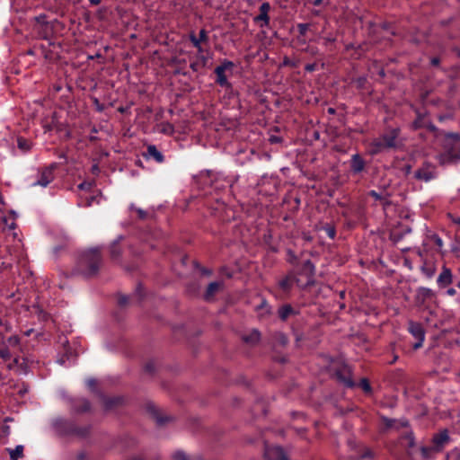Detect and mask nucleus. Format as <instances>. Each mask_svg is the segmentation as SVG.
<instances>
[{
	"mask_svg": "<svg viewBox=\"0 0 460 460\" xmlns=\"http://www.w3.org/2000/svg\"><path fill=\"white\" fill-rule=\"evenodd\" d=\"M314 66H314V64L306 65V66H305V70H306V71H309V72H312V71H314Z\"/></svg>",
	"mask_w": 460,
	"mask_h": 460,
	"instance_id": "obj_61",
	"label": "nucleus"
},
{
	"mask_svg": "<svg viewBox=\"0 0 460 460\" xmlns=\"http://www.w3.org/2000/svg\"><path fill=\"white\" fill-rule=\"evenodd\" d=\"M189 39L194 47H199L201 42L199 41V38L196 37L194 32L190 33Z\"/></svg>",
	"mask_w": 460,
	"mask_h": 460,
	"instance_id": "obj_39",
	"label": "nucleus"
},
{
	"mask_svg": "<svg viewBox=\"0 0 460 460\" xmlns=\"http://www.w3.org/2000/svg\"><path fill=\"white\" fill-rule=\"evenodd\" d=\"M296 279H297V277L296 276L295 271L288 272L285 277L278 281L279 290L286 295L289 294L294 283H296Z\"/></svg>",
	"mask_w": 460,
	"mask_h": 460,
	"instance_id": "obj_11",
	"label": "nucleus"
},
{
	"mask_svg": "<svg viewBox=\"0 0 460 460\" xmlns=\"http://www.w3.org/2000/svg\"><path fill=\"white\" fill-rule=\"evenodd\" d=\"M18 368L23 374H27L28 373V371H29V365H28V361H27L26 358H22V359L20 358V364H18Z\"/></svg>",
	"mask_w": 460,
	"mask_h": 460,
	"instance_id": "obj_33",
	"label": "nucleus"
},
{
	"mask_svg": "<svg viewBox=\"0 0 460 460\" xmlns=\"http://www.w3.org/2000/svg\"><path fill=\"white\" fill-rule=\"evenodd\" d=\"M110 253H111V258L113 261H119L121 253H122V250H121L119 243L115 242L111 245Z\"/></svg>",
	"mask_w": 460,
	"mask_h": 460,
	"instance_id": "obj_25",
	"label": "nucleus"
},
{
	"mask_svg": "<svg viewBox=\"0 0 460 460\" xmlns=\"http://www.w3.org/2000/svg\"><path fill=\"white\" fill-rule=\"evenodd\" d=\"M325 231L330 238L334 239V237L336 235V231L333 226H326Z\"/></svg>",
	"mask_w": 460,
	"mask_h": 460,
	"instance_id": "obj_41",
	"label": "nucleus"
},
{
	"mask_svg": "<svg viewBox=\"0 0 460 460\" xmlns=\"http://www.w3.org/2000/svg\"><path fill=\"white\" fill-rule=\"evenodd\" d=\"M366 162L359 154H355L350 159V170L352 173L358 174L364 171Z\"/></svg>",
	"mask_w": 460,
	"mask_h": 460,
	"instance_id": "obj_18",
	"label": "nucleus"
},
{
	"mask_svg": "<svg viewBox=\"0 0 460 460\" xmlns=\"http://www.w3.org/2000/svg\"><path fill=\"white\" fill-rule=\"evenodd\" d=\"M46 18H47V16L45 14H40V15L37 16L35 19L38 22L45 23Z\"/></svg>",
	"mask_w": 460,
	"mask_h": 460,
	"instance_id": "obj_52",
	"label": "nucleus"
},
{
	"mask_svg": "<svg viewBox=\"0 0 460 460\" xmlns=\"http://www.w3.org/2000/svg\"><path fill=\"white\" fill-rule=\"evenodd\" d=\"M155 369V366L153 363H147L146 366H145V370L148 373H153Z\"/></svg>",
	"mask_w": 460,
	"mask_h": 460,
	"instance_id": "obj_49",
	"label": "nucleus"
},
{
	"mask_svg": "<svg viewBox=\"0 0 460 460\" xmlns=\"http://www.w3.org/2000/svg\"><path fill=\"white\" fill-rule=\"evenodd\" d=\"M139 218L144 219L146 217V212L142 209H137Z\"/></svg>",
	"mask_w": 460,
	"mask_h": 460,
	"instance_id": "obj_55",
	"label": "nucleus"
},
{
	"mask_svg": "<svg viewBox=\"0 0 460 460\" xmlns=\"http://www.w3.org/2000/svg\"><path fill=\"white\" fill-rule=\"evenodd\" d=\"M270 10V4L268 2H264L260 6V13L256 17H254V22H262L261 27H268L270 24V16L269 12Z\"/></svg>",
	"mask_w": 460,
	"mask_h": 460,
	"instance_id": "obj_14",
	"label": "nucleus"
},
{
	"mask_svg": "<svg viewBox=\"0 0 460 460\" xmlns=\"http://www.w3.org/2000/svg\"><path fill=\"white\" fill-rule=\"evenodd\" d=\"M89 432V429L87 428H84V429L82 430H78L76 431L77 434H79L80 436H86Z\"/></svg>",
	"mask_w": 460,
	"mask_h": 460,
	"instance_id": "obj_56",
	"label": "nucleus"
},
{
	"mask_svg": "<svg viewBox=\"0 0 460 460\" xmlns=\"http://www.w3.org/2000/svg\"><path fill=\"white\" fill-rule=\"evenodd\" d=\"M88 410H90V402L88 401L84 400L82 411H86Z\"/></svg>",
	"mask_w": 460,
	"mask_h": 460,
	"instance_id": "obj_53",
	"label": "nucleus"
},
{
	"mask_svg": "<svg viewBox=\"0 0 460 460\" xmlns=\"http://www.w3.org/2000/svg\"><path fill=\"white\" fill-rule=\"evenodd\" d=\"M7 450L12 460H19L23 456V446L22 445L16 446L13 449L8 448Z\"/></svg>",
	"mask_w": 460,
	"mask_h": 460,
	"instance_id": "obj_27",
	"label": "nucleus"
},
{
	"mask_svg": "<svg viewBox=\"0 0 460 460\" xmlns=\"http://www.w3.org/2000/svg\"><path fill=\"white\" fill-rule=\"evenodd\" d=\"M453 277L450 269L443 267L438 277L437 282L440 288H446L452 283Z\"/></svg>",
	"mask_w": 460,
	"mask_h": 460,
	"instance_id": "obj_20",
	"label": "nucleus"
},
{
	"mask_svg": "<svg viewBox=\"0 0 460 460\" xmlns=\"http://www.w3.org/2000/svg\"><path fill=\"white\" fill-rule=\"evenodd\" d=\"M6 341L8 343L7 345L15 347V346L20 345L21 338L18 335H12V336L8 337Z\"/></svg>",
	"mask_w": 460,
	"mask_h": 460,
	"instance_id": "obj_35",
	"label": "nucleus"
},
{
	"mask_svg": "<svg viewBox=\"0 0 460 460\" xmlns=\"http://www.w3.org/2000/svg\"><path fill=\"white\" fill-rule=\"evenodd\" d=\"M146 411L150 413V415L155 420V421L159 425H163L172 420L170 417H163L159 410L153 403L146 404Z\"/></svg>",
	"mask_w": 460,
	"mask_h": 460,
	"instance_id": "obj_19",
	"label": "nucleus"
},
{
	"mask_svg": "<svg viewBox=\"0 0 460 460\" xmlns=\"http://www.w3.org/2000/svg\"><path fill=\"white\" fill-rule=\"evenodd\" d=\"M18 364H20V357H14L13 361L8 363L6 366L8 370H13L16 367H18Z\"/></svg>",
	"mask_w": 460,
	"mask_h": 460,
	"instance_id": "obj_37",
	"label": "nucleus"
},
{
	"mask_svg": "<svg viewBox=\"0 0 460 460\" xmlns=\"http://www.w3.org/2000/svg\"><path fill=\"white\" fill-rule=\"evenodd\" d=\"M408 331L417 341L413 344L412 348L414 349H418L420 347H422L423 341L425 340V331L421 323L413 321H409Z\"/></svg>",
	"mask_w": 460,
	"mask_h": 460,
	"instance_id": "obj_7",
	"label": "nucleus"
},
{
	"mask_svg": "<svg viewBox=\"0 0 460 460\" xmlns=\"http://www.w3.org/2000/svg\"><path fill=\"white\" fill-rule=\"evenodd\" d=\"M368 196L373 198L376 201H379L384 209H386L392 205L391 195L386 190L377 192L376 190H370Z\"/></svg>",
	"mask_w": 460,
	"mask_h": 460,
	"instance_id": "obj_13",
	"label": "nucleus"
},
{
	"mask_svg": "<svg viewBox=\"0 0 460 460\" xmlns=\"http://www.w3.org/2000/svg\"><path fill=\"white\" fill-rule=\"evenodd\" d=\"M57 164L53 163L49 166L43 168L40 173L39 179L32 185L47 187L50 182L53 181L55 178L54 171L57 169Z\"/></svg>",
	"mask_w": 460,
	"mask_h": 460,
	"instance_id": "obj_8",
	"label": "nucleus"
},
{
	"mask_svg": "<svg viewBox=\"0 0 460 460\" xmlns=\"http://www.w3.org/2000/svg\"><path fill=\"white\" fill-rule=\"evenodd\" d=\"M87 384H88V385H89L91 388H93V387H95V385H96V381H95L94 379H91V380H89V381H88V383H87Z\"/></svg>",
	"mask_w": 460,
	"mask_h": 460,
	"instance_id": "obj_62",
	"label": "nucleus"
},
{
	"mask_svg": "<svg viewBox=\"0 0 460 460\" xmlns=\"http://www.w3.org/2000/svg\"><path fill=\"white\" fill-rule=\"evenodd\" d=\"M358 385L366 394H370L372 392V387L367 378H362Z\"/></svg>",
	"mask_w": 460,
	"mask_h": 460,
	"instance_id": "obj_31",
	"label": "nucleus"
},
{
	"mask_svg": "<svg viewBox=\"0 0 460 460\" xmlns=\"http://www.w3.org/2000/svg\"><path fill=\"white\" fill-rule=\"evenodd\" d=\"M102 263L99 248H91L81 252L76 258L74 273L90 279L95 277Z\"/></svg>",
	"mask_w": 460,
	"mask_h": 460,
	"instance_id": "obj_1",
	"label": "nucleus"
},
{
	"mask_svg": "<svg viewBox=\"0 0 460 460\" xmlns=\"http://www.w3.org/2000/svg\"><path fill=\"white\" fill-rule=\"evenodd\" d=\"M335 40H336V38L332 35H329V36L323 38L324 45H328L329 43H333V42H335Z\"/></svg>",
	"mask_w": 460,
	"mask_h": 460,
	"instance_id": "obj_46",
	"label": "nucleus"
},
{
	"mask_svg": "<svg viewBox=\"0 0 460 460\" xmlns=\"http://www.w3.org/2000/svg\"><path fill=\"white\" fill-rule=\"evenodd\" d=\"M450 441L447 429H443L432 437V443L437 451L441 452L446 444Z\"/></svg>",
	"mask_w": 460,
	"mask_h": 460,
	"instance_id": "obj_12",
	"label": "nucleus"
},
{
	"mask_svg": "<svg viewBox=\"0 0 460 460\" xmlns=\"http://www.w3.org/2000/svg\"><path fill=\"white\" fill-rule=\"evenodd\" d=\"M120 402H121V399L119 397H112V398L104 397L103 398V407L105 408V410H111L114 406L119 404Z\"/></svg>",
	"mask_w": 460,
	"mask_h": 460,
	"instance_id": "obj_29",
	"label": "nucleus"
},
{
	"mask_svg": "<svg viewBox=\"0 0 460 460\" xmlns=\"http://www.w3.org/2000/svg\"><path fill=\"white\" fill-rule=\"evenodd\" d=\"M172 457L173 460H202V457L200 456H197L194 458L190 459L189 456L182 450H178L174 452Z\"/></svg>",
	"mask_w": 460,
	"mask_h": 460,
	"instance_id": "obj_30",
	"label": "nucleus"
},
{
	"mask_svg": "<svg viewBox=\"0 0 460 460\" xmlns=\"http://www.w3.org/2000/svg\"><path fill=\"white\" fill-rule=\"evenodd\" d=\"M128 297L127 296L120 295L118 299V303L120 306H124L128 304Z\"/></svg>",
	"mask_w": 460,
	"mask_h": 460,
	"instance_id": "obj_44",
	"label": "nucleus"
},
{
	"mask_svg": "<svg viewBox=\"0 0 460 460\" xmlns=\"http://www.w3.org/2000/svg\"><path fill=\"white\" fill-rule=\"evenodd\" d=\"M436 453H439V452L437 451V449L434 447V446L420 447V454H421L422 458H424V459L432 458Z\"/></svg>",
	"mask_w": 460,
	"mask_h": 460,
	"instance_id": "obj_28",
	"label": "nucleus"
},
{
	"mask_svg": "<svg viewBox=\"0 0 460 460\" xmlns=\"http://www.w3.org/2000/svg\"><path fill=\"white\" fill-rule=\"evenodd\" d=\"M197 60L199 61L200 66L205 67L207 66V63H208L207 57H205L203 55H199Z\"/></svg>",
	"mask_w": 460,
	"mask_h": 460,
	"instance_id": "obj_45",
	"label": "nucleus"
},
{
	"mask_svg": "<svg viewBox=\"0 0 460 460\" xmlns=\"http://www.w3.org/2000/svg\"><path fill=\"white\" fill-rule=\"evenodd\" d=\"M296 314V312L288 304L282 305L278 310L279 317L282 321H286L290 315H293V314Z\"/></svg>",
	"mask_w": 460,
	"mask_h": 460,
	"instance_id": "obj_24",
	"label": "nucleus"
},
{
	"mask_svg": "<svg viewBox=\"0 0 460 460\" xmlns=\"http://www.w3.org/2000/svg\"><path fill=\"white\" fill-rule=\"evenodd\" d=\"M383 422L385 425L386 428H394V423L396 422L394 419H389L387 417H383Z\"/></svg>",
	"mask_w": 460,
	"mask_h": 460,
	"instance_id": "obj_40",
	"label": "nucleus"
},
{
	"mask_svg": "<svg viewBox=\"0 0 460 460\" xmlns=\"http://www.w3.org/2000/svg\"><path fill=\"white\" fill-rule=\"evenodd\" d=\"M447 217L450 218V220H451L453 223H455V224H456V225L460 226V217H456V216H454V215H452V214H450V213H448V214H447Z\"/></svg>",
	"mask_w": 460,
	"mask_h": 460,
	"instance_id": "obj_47",
	"label": "nucleus"
},
{
	"mask_svg": "<svg viewBox=\"0 0 460 460\" xmlns=\"http://www.w3.org/2000/svg\"><path fill=\"white\" fill-rule=\"evenodd\" d=\"M403 171H404L405 174L408 175L411 171V164L404 165Z\"/></svg>",
	"mask_w": 460,
	"mask_h": 460,
	"instance_id": "obj_58",
	"label": "nucleus"
},
{
	"mask_svg": "<svg viewBox=\"0 0 460 460\" xmlns=\"http://www.w3.org/2000/svg\"><path fill=\"white\" fill-rule=\"evenodd\" d=\"M435 243L438 246V247H441L442 244H443V242L441 240L440 237H438V235L435 236Z\"/></svg>",
	"mask_w": 460,
	"mask_h": 460,
	"instance_id": "obj_59",
	"label": "nucleus"
},
{
	"mask_svg": "<svg viewBox=\"0 0 460 460\" xmlns=\"http://www.w3.org/2000/svg\"><path fill=\"white\" fill-rule=\"evenodd\" d=\"M8 268V265L4 262V261H0V273L4 270H6Z\"/></svg>",
	"mask_w": 460,
	"mask_h": 460,
	"instance_id": "obj_60",
	"label": "nucleus"
},
{
	"mask_svg": "<svg viewBox=\"0 0 460 460\" xmlns=\"http://www.w3.org/2000/svg\"><path fill=\"white\" fill-rule=\"evenodd\" d=\"M280 342L285 345L288 343V339L283 334L280 335Z\"/></svg>",
	"mask_w": 460,
	"mask_h": 460,
	"instance_id": "obj_63",
	"label": "nucleus"
},
{
	"mask_svg": "<svg viewBox=\"0 0 460 460\" xmlns=\"http://www.w3.org/2000/svg\"><path fill=\"white\" fill-rule=\"evenodd\" d=\"M269 140H270V142L271 144L280 143L281 142V137H277V136H270Z\"/></svg>",
	"mask_w": 460,
	"mask_h": 460,
	"instance_id": "obj_50",
	"label": "nucleus"
},
{
	"mask_svg": "<svg viewBox=\"0 0 460 460\" xmlns=\"http://www.w3.org/2000/svg\"><path fill=\"white\" fill-rule=\"evenodd\" d=\"M92 172H93V173H97V172H99V166H98L97 164H93V165L92 166Z\"/></svg>",
	"mask_w": 460,
	"mask_h": 460,
	"instance_id": "obj_64",
	"label": "nucleus"
},
{
	"mask_svg": "<svg viewBox=\"0 0 460 460\" xmlns=\"http://www.w3.org/2000/svg\"><path fill=\"white\" fill-rule=\"evenodd\" d=\"M303 239L306 242H312L313 237L307 233H303Z\"/></svg>",
	"mask_w": 460,
	"mask_h": 460,
	"instance_id": "obj_54",
	"label": "nucleus"
},
{
	"mask_svg": "<svg viewBox=\"0 0 460 460\" xmlns=\"http://www.w3.org/2000/svg\"><path fill=\"white\" fill-rule=\"evenodd\" d=\"M190 67L194 72H198L200 68H203V66H200L199 61L198 60L191 62Z\"/></svg>",
	"mask_w": 460,
	"mask_h": 460,
	"instance_id": "obj_43",
	"label": "nucleus"
},
{
	"mask_svg": "<svg viewBox=\"0 0 460 460\" xmlns=\"http://www.w3.org/2000/svg\"><path fill=\"white\" fill-rule=\"evenodd\" d=\"M18 146H19V148L23 149V150H29V148H30L27 141L23 138H18Z\"/></svg>",
	"mask_w": 460,
	"mask_h": 460,
	"instance_id": "obj_42",
	"label": "nucleus"
},
{
	"mask_svg": "<svg viewBox=\"0 0 460 460\" xmlns=\"http://www.w3.org/2000/svg\"><path fill=\"white\" fill-rule=\"evenodd\" d=\"M309 26H310L309 23H298L296 27H297V31L299 32V36L305 37L309 29Z\"/></svg>",
	"mask_w": 460,
	"mask_h": 460,
	"instance_id": "obj_34",
	"label": "nucleus"
},
{
	"mask_svg": "<svg viewBox=\"0 0 460 460\" xmlns=\"http://www.w3.org/2000/svg\"><path fill=\"white\" fill-rule=\"evenodd\" d=\"M297 279L296 284L298 288L305 289L315 284V266L310 260H305L295 272Z\"/></svg>",
	"mask_w": 460,
	"mask_h": 460,
	"instance_id": "obj_4",
	"label": "nucleus"
},
{
	"mask_svg": "<svg viewBox=\"0 0 460 460\" xmlns=\"http://www.w3.org/2000/svg\"><path fill=\"white\" fill-rule=\"evenodd\" d=\"M242 340L246 344L255 346L261 341V332L257 329H253L248 334L243 335Z\"/></svg>",
	"mask_w": 460,
	"mask_h": 460,
	"instance_id": "obj_22",
	"label": "nucleus"
},
{
	"mask_svg": "<svg viewBox=\"0 0 460 460\" xmlns=\"http://www.w3.org/2000/svg\"><path fill=\"white\" fill-rule=\"evenodd\" d=\"M92 184L90 182L84 181L78 185V189L80 190H90Z\"/></svg>",
	"mask_w": 460,
	"mask_h": 460,
	"instance_id": "obj_48",
	"label": "nucleus"
},
{
	"mask_svg": "<svg viewBox=\"0 0 460 460\" xmlns=\"http://www.w3.org/2000/svg\"><path fill=\"white\" fill-rule=\"evenodd\" d=\"M400 132L399 128L386 129L382 135L372 140L370 143V154L376 155L388 149L396 148Z\"/></svg>",
	"mask_w": 460,
	"mask_h": 460,
	"instance_id": "obj_3",
	"label": "nucleus"
},
{
	"mask_svg": "<svg viewBox=\"0 0 460 460\" xmlns=\"http://www.w3.org/2000/svg\"><path fill=\"white\" fill-rule=\"evenodd\" d=\"M334 375L344 386L352 388L356 385L352 378V369L349 365L342 364L337 367Z\"/></svg>",
	"mask_w": 460,
	"mask_h": 460,
	"instance_id": "obj_6",
	"label": "nucleus"
},
{
	"mask_svg": "<svg viewBox=\"0 0 460 460\" xmlns=\"http://www.w3.org/2000/svg\"><path fill=\"white\" fill-rule=\"evenodd\" d=\"M265 456L269 460H288V456L281 447H268L265 449Z\"/></svg>",
	"mask_w": 460,
	"mask_h": 460,
	"instance_id": "obj_15",
	"label": "nucleus"
},
{
	"mask_svg": "<svg viewBox=\"0 0 460 460\" xmlns=\"http://www.w3.org/2000/svg\"><path fill=\"white\" fill-rule=\"evenodd\" d=\"M412 127L414 129L426 128L430 132L434 133L435 137H439L438 128H437V127L434 124H432L430 121H429L426 119L425 115H421L419 113L416 119L412 122Z\"/></svg>",
	"mask_w": 460,
	"mask_h": 460,
	"instance_id": "obj_10",
	"label": "nucleus"
},
{
	"mask_svg": "<svg viewBox=\"0 0 460 460\" xmlns=\"http://www.w3.org/2000/svg\"><path fill=\"white\" fill-rule=\"evenodd\" d=\"M434 296L435 294L430 288L420 287L416 290L415 302L416 304L422 305L427 301L431 300Z\"/></svg>",
	"mask_w": 460,
	"mask_h": 460,
	"instance_id": "obj_16",
	"label": "nucleus"
},
{
	"mask_svg": "<svg viewBox=\"0 0 460 460\" xmlns=\"http://www.w3.org/2000/svg\"><path fill=\"white\" fill-rule=\"evenodd\" d=\"M143 155L147 159L152 158L157 163H163L164 161V155L155 145H149L146 148V152L144 153Z\"/></svg>",
	"mask_w": 460,
	"mask_h": 460,
	"instance_id": "obj_21",
	"label": "nucleus"
},
{
	"mask_svg": "<svg viewBox=\"0 0 460 460\" xmlns=\"http://www.w3.org/2000/svg\"><path fill=\"white\" fill-rule=\"evenodd\" d=\"M12 358V353L9 346L5 342H0V359L4 362L9 361Z\"/></svg>",
	"mask_w": 460,
	"mask_h": 460,
	"instance_id": "obj_26",
	"label": "nucleus"
},
{
	"mask_svg": "<svg viewBox=\"0 0 460 460\" xmlns=\"http://www.w3.org/2000/svg\"><path fill=\"white\" fill-rule=\"evenodd\" d=\"M234 66V62L225 59L221 65L217 66L215 68V74L217 75L216 83L221 87L230 88L231 84L227 80V76L226 75V70H231Z\"/></svg>",
	"mask_w": 460,
	"mask_h": 460,
	"instance_id": "obj_5",
	"label": "nucleus"
},
{
	"mask_svg": "<svg viewBox=\"0 0 460 460\" xmlns=\"http://www.w3.org/2000/svg\"><path fill=\"white\" fill-rule=\"evenodd\" d=\"M222 286V282L215 281L209 283L204 294V299L206 301H210L215 296V294L218 292Z\"/></svg>",
	"mask_w": 460,
	"mask_h": 460,
	"instance_id": "obj_23",
	"label": "nucleus"
},
{
	"mask_svg": "<svg viewBox=\"0 0 460 460\" xmlns=\"http://www.w3.org/2000/svg\"><path fill=\"white\" fill-rule=\"evenodd\" d=\"M439 58H432L431 60H430V63L432 66H438L439 65Z\"/></svg>",
	"mask_w": 460,
	"mask_h": 460,
	"instance_id": "obj_57",
	"label": "nucleus"
},
{
	"mask_svg": "<svg viewBox=\"0 0 460 460\" xmlns=\"http://www.w3.org/2000/svg\"><path fill=\"white\" fill-rule=\"evenodd\" d=\"M444 152L438 158L441 164L456 162L460 158V135L457 133H446L438 129Z\"/></svg>",
	"mask_w": 460,
	"mask_h": 460,
	"instance_id": "obj_2",
	"label": "nucleus"
},
{
	"mask_svg": "<svg viewBox=\"0 0 460 460\" xmlns=\"http://www.w3.org/2000/svg\"><path fill=\"white\" fill-rule=\"evenodd\" d=\"M199 40L202 42H207L208 40V31L205 29H201L199 33Z\"/></svg>",
	"mask_w": 460,
	"mask_h": 460,
	"instance_id": "obj_38",
	"label": "nucleus"
},
{
	"mask_svg": "<svg viewBox=\"0 0 460 460\" xmlns=\"http://www.w3.org/2000/svg\"><path fill=\"white\" fill-rule=\"evenodd\" d=\"M288 262L292 264V265H296V261H297V257L296 255L295 254V252L292 251V250H288V259H287Z\"/></svg>",
	"mask_w": 460,
	"mask_h": 460,
	"instance_id": "obj_36",
	"label": "nucleus"
},
{
	"mask_svg": "<svg viewBox=\"0 0 460 460\" xmlns=\"http://www.w3.org/2000/svg\"><path fill=\"white\" fill-rule=\"evenodd\" d=\"M403 439H405L407 441V447L411 448L415 446V438H414V434L412 431H409L407 432L404 436H403Z\"/></svg>",
	"mask_w": 460,
	"mask_h": 460,
	"instance_id": "obj_32",
	"label": "nucleus"
},
{
	"mask_svg": "<svg viewBox=\"0 0 460 460\" xmlns=\"http://www.w3.org/2000/svg\"><path fill=\"white\" fill-rule=\"evenodd\" d=\"M372 457V452L369 449H366L365 452L360 456L361 459Z\"/></svg>",
	"mask_w": 460,
	"mask_h": 460,
	"instance_id": "obj_51",
	"label": "nucleus"
},
{
	"mask_svg": "<svg viewBox=\"0 0 460 460\" xmlns=\"http://www.w3.org/2000/svg\"><path fill=\"white\" fill-rule=\"evenodd\" d=\"M415 179L429 181L436 177L435 166L430 163H424L414 173Z\"/></svg>",
	"mask_w": 460,
	"mask_h": 460,
	"instance_id": "obj_9",
	"label": "nucleus"
},
{
	"mask_svg": "<svg viewBox=\"0 0 460 460\" xmlns=\"http://www.w3.org/2000/svg\"><path fill=\"white\" fill-rule=\"evenodd\" d=\"M75 358L76 354L75 351L69 346L65 345L63 352L58 357L57 362L60 365H70L75 361Z\"/></svg>",
	"mask_w": 460,
	"mask_h": 460,
	"instance_id": "obj_17",
	"label": "nucleus"
}]
</instances>
